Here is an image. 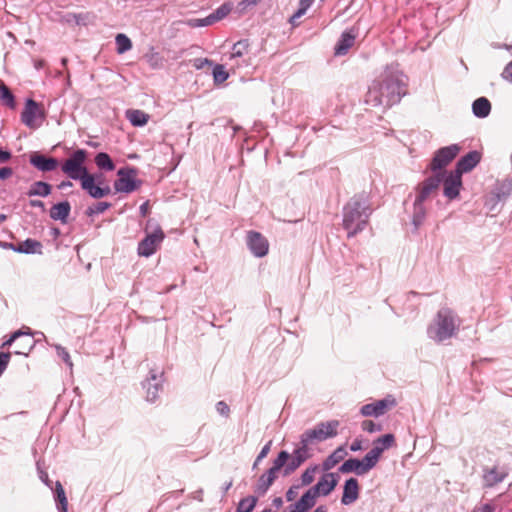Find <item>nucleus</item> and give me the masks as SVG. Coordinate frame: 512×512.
<instances>
[{"label": "nucleus", "mask_w": 512, "mask_h": 512, "mask_svg": "<svg viewBox=\"0 0 512 512\" xmlns=\"http://www.w3.org/2000/svg\"><path fill=\"white\" fill-rule=\"evenodd\" d=\"M228 73L226 72L223 65H216L213 69V77L216 83H223L228 78Z\"/></svg>", "instance_id": "40"}, {"label": "nucleus", "mask_w": 512, "mask_h": 512, "mask_svg": "<svg viewBox=\"0 0 512 512\" xmlns=\"http://www.w3.org/2000/svg\"><path fill=\"white\" fill-rule=\"evenodd\" d=\"M313 1L314 0H300L298 10L290 17L289 20L292 25L298 24V20L306 13Z\"/></svg>", "instance_id": "36"}, {"label": "nucleus", "mask_w": 512, "mask_h": 512, "mask_svg": "<svg viewBox=\"0 0 512 512\" xmlns=\"http://www.w3.org/2000/svg\"><path fill=\"white\" fill-rule=\"evenodd\" d=\"M14 342H16L14 353L17 355H27L34 346V339L30 333L16 331L2 344V348L10 347Z\"/></svg>", "instance_id": "10"}, {"label": "nucleus", "mask_w": 512, "mask_h": 512, "mask_svg": "<svg viewBox=\"0 0 512 512\" xmlns=\"http://www.w3.org/2000/svg\"><path fill=\"white\" fill-rule=\"evenodd\" d=\"M0 98L7 106L14 108V96L10 92L9 88L4 84H2L0 87Z\"/></svg>", "instance_id": "38"}, {"label": "nucleus", "mask_w": 512, "mask_h": 512, "mask_svg": "<svg viewBox=\"0 0 512 512\" xmlns=\"http://www.w3.org/2000/svg\"><path fill=\"white\" fill-rule=\"evenodd\" d=\"M338 483V476L334 473H327L321 477L318 483L307 490L306 492L310 494L313 500L316 502V499L319 495L327 496L331 493Z\"/></svg>", "instance_id": "13"}, {"label": "nucleus", "mask_w": 512, "mask_h": 512, "mask_svg": "<svg viewBox=\"0 0 512 512\" xmlns=\"http://www.w3.org/2000/svg\"><path fill=\"white\" fill-rule=\"evenodd\" d=\"M359 497V484L357 479L350 478L345 482L341 502L344 505H349L355 502Z\"/></svg>", "instance_id": "21"}, {"label": "nucleus", "mask_w": 512, "mask_h": 512, "mask_svg": "<svg viewBox=\"0 0 512 512\" xmlns=\"http://www.w3.org/2000/svg\"><path fill=\"white\" fill-rule=\"evenodd\" d=\"M15 252L25 253V254H36L42 252V244L41 242L34 239H26L25 241L19 243L17 245V249Z\"/></svg>", "instance_id": "24"}, {"label": "nucleus", "mask_w": 512, "mask_h": 512, "mask_svg": "<svg viewBox=\"0 0 512 512\" xmlns=\"http://www.w3.org/2000/svg\"><path fill=\"white\" fill-rule=\"evenodd\" d=\"M157 392H158V386L155 385L153 387V391H151L150 388H148V391H147V398L149 401H154L157 397Z\"/></svg>", "instance_id": "56"}, {"label": "nucleus", "mask_w": 512, "mask_h": 512, "mask_svg": "<svg viewBox=\"0 0 512 512\" xmlns=\"http://www.w3.org/2000/svg\"><path fill=\"white\" fill-rule=\"evenodd\" d=\"M317 470L318 468L316 466L307 468L301 476L302 485L305 486L311 484L314 481Z\"/></svg>", "instance_id": "41"}, {"label": "nucleus", "mask_w": 512, "mask_h": 512, "mask_svg": "<svg viewBox=\"0 0 512 512\" xmlns=\"http://www.w3.org/2000/svg\"><path fill=\"white\" fill-rule=\"evenodd\" d=\"M495 506L492 504H484L481 507H478L474 510V512H494Z\"/></svg>", "instance_id": "53"}, {"label": "nucleus", "mask_w": 512, "mask_h": 512, "mask_svg": "<svg viewBox=\"0 0 512 512\" xmlns=\"http://www.w3.org/2000/svg\"><path fill=\"white\" fill-rule=\"evenodd\" d=\"M347 455V452L344 448L340 447L336 449L323 463V467L325 470L332 469L336 464L344 459Z\"/></svg>", "instance_id": "31"}, {"label": "nucleus", "mask_w": 512, "mask_h": 512, "mask_svg": "<svg viewBox=\"0 0 512 512\" xmlns=\"http://www.w3.org/2000/svg\"><path fill=\"white\" fill-rule=\"evenodd\" d=\"M51 192V186L46 183V182H42V181H37V182H34L29 191H28V196H48Z\"/></svg>", "instance_id": "32"}, {"label": "nucleus", "mask_w": 512, "mask_h": 512, "mask_svg": "<svg viewBox=\"0 0 512 512\" xmlns=\"http://www.w3.org/2000/svg\"><path fill=\"white\" fill-rule=\"evenodd\" d=\"M31 164L43 172L53 171L58 166V161L52 157H46L41 154H33L30 158Z\"/></svg>", "instance_id": "23"}, {"label": "nucleus", "mask_w": 512, "mask_h": 512, "mask_svg": "<svg viewBox=\"0 0 512 512\" xmlns=\"http://www.w3.org/2000/svg\"><path fill=\"white\" fill-rule=\"evenodd\" d=\"M289 454L286 451H281L278 454V457L275 459L273 466L267 471V473L263 474L258 481V490L261 492H266L268 488L272 485V483L277 478L278 471L284 467L287 460L289 459Z\"/></svg>", "instance_id": "9"}, {"label": "nucleus", "mask_w": 512, "mask_h": 512, "mask_svg": "<svg viewBox=\"0 0 512 512\" xmlns=\"http://www.w3.org/2000/svg\"><path fill=\"white\" fill-rule=\"evenodd\" d=\"M394 406L395 400L393 398H385L362 406L360 412L365 417H379L381 415H384L389 409H391Z\"/></svg>", "instance_id": "17"}, {"label": "nucleus", "mask_w": 512, "mask_h": 512, "mask_svg": "<svg viewBox=\"0 0 512 512\" xmlns=\"http://www.w3.org/2000/svg\"><path fill=\"white\" fill-rule=\"evenodd\" d=\"M55 491H56L57 500L59 501V503L61 505L62 511L66 512L68 502H67L64 488L60 482H56Z\"/></svg>", "instance_id": "39"}, {"label": "nucleus", "mask_w": 512, "mask_h": 512, "mask_svg": "<svg viewBox=\"0 0 512 512\" xmlns=\"http://www.w3.org/2000/svg\"><path fill=\"white\" fill-rule=\"evenodd\" d=\"M247 50V44L245 42H238L232 48L231 58H237L244 55Z\"/></svg>", "instance_id": "44"}, {"label": "nucleus", "mask_w": 512, "mask_h": 512, "mask_svg": "<svg viewBox=\"0 0 512 512\" xmlns=\"http://www.w3.org/2000/svg\"><path fill=\"white\" fill-rule=\"evenodd\" d=\"M80 182L82 189L95 199L103 198L109 195L111 192V189L108 185L102 186V182L97 181V177L90 173L84 176Z\"/></svg>", "instance_id": "11"}, {"label": "nucleus", "mask_w": 512, "mask_h": 512, "mask_svg": "<svg viewBox=\"0 0 512 512\" xmlns=\"http://www.w3.org/2000/svg\"><path fill=\"white\" fill-rule=\"evenodd\" d=\"M262 0H241L237 4V10L239 13H245L248 9L256 6Z\"/></svg>", "instance_id": "42"}, {"label": "nucleus", "mask_w": 512, "mask_h": 512, "mask_svg": "<svg viewBox=\"0 0 512 512\" xmlns=\"http://www.w3.org/2000/svg\"><path fill=\"white\" fill-rule=\"evenodd\" d=\"M232 8L233 4L231 2H226L222 4L213 13L209 15L210 19L207 22L214 24L222 20L231 12Z\"/></svg>", "instance_id": "29"}, {"label": "nucleus", "mask_w": 512, "mask_h": 512, "mask_svg": "<svg viewBox=\"0 0 512 512\" xmlns=\"http://www.w3.org/2000/svg\"><path fill=\"white\" fill-rule=\"evenodd\" d=\"M395 445V437L393 434H385L373 441V448L366 454L368 458L376 466L382 453Z\"/></svg>", "instance_id": "14"}, {"label": "nucleus", "mask_w": 512, "mask_h": 512, "mask_svg": "<svg viewBox=\"0 0 512 512\" xmlns=\"http://www.w3.org/2000/svg\"><path fill=\"white\" fill-rule=\"evenodd\" d=\"M406 92V82L403 77L389 75L381 83L369 89L368 97L369 101H374L376 104L391 106L399 102Z\"/></svg>", "instance_id": "2"}, {"label": "nucleus", "mask_w": 512, "mask_h": 512, "mask_svg": "<svg viewBox=\"0 0 512 512\" xmlns=\"http://www.w3.org/2000/svg\"><path fill=\"white\" fill-rule=\"evenodd\" d=\"M119 178L114 183V188L118 192L130 193L137 189L135 175L132 171L120 169L118 171Z\"/></svg>", "instance_id": "19"}, {"label": "nucleus", "mask_w": 512, "mask_h": 512, "mask_svg": "<svg viewBox=\"0 0 512 512\" xmlns=\"http://www.w3.org/2000/svg\"><path fill=\"white\" fill-rule=\"evenodd\" d=\"M448 148H441L431 162V176L418 187V193L414 202V224L417 226L423 217V202L437 193L440 184L443 185V193L448 196Z\"/></svg>", "instance_id": "1"}, {"label": "nucleus", "mask_w": 512, "mask_h": 512, "mask_svg": "<svg viewBox=\"0 0 512 512\" xmlns=\"http://www.w3.org/2000/svg\"><path fill=\"white\" fill-rule=\"evenodd\" d=\"M314 512H328V509H327V507H326V506L321 505V506H318V507L314 510Z\"/></svg>", "instance_id": "62"}, {"label": "nucleus", "mask_w": 512, "mask_h": 512, "mask_svg": "<svg viewBox=\"0 0 512 512\" xmlns=\"http://www.w3.org/2000/svg\"><path fill=\"white\" fill-rule=\"evenodd\" d=\"M11 159V153L9 151H5L0 147V164L6 163Z\"/></svg>", "instance_id": "54"}, {"label": "nucleus", "mask_w": 512, "mask_h": 512, "mask_svg": "<svg viewBox=\"0 0 512 512\" xmlns=\"http://www.w3.org/2000/svg\"><path fill=\"white\" fill-rule=\"evenodd\" d=\"M460 148L457 145H450V160H452L459 152Z\"/></svg>", "instance_id": "59"}, {"label": "nucleus", "mask_w": 512, "mask_h": 512, "mask_svg": "<svg viewBox=\"0 0 512 512\" xmlns=\"http://www.w3.org/2000/svg\"><path fill=\"white\" fill-rule=\"evenodd\" d=\"M87 153L79 149L75 151L62 165V171L71 179L82 180L89 172L85 167Z\"/></svg>", "instance_id": "6"}, {"label": "nucleus", "mask_w": 512, "mask_h": 512, "mask_svg": "<svg viewBox=\"0 0 512 512\" xmlns=\"http://www.w3.org/2000/svg\"><path fill=\"white\" fill-rule=\"evenodd\" d=\"M511 193L510 183H500L485 197V206L492 213H498L501 210L502 203Z\"/></svg>", "instance_id": "7"}, {"label": "nucleus", "mask_w": 512, "mask_h": 512, "mask_svg": "<svg viewBox=\"0 0 512 512\" xmlns=\"http://www.w3.org/2000/svg\"><path fill=\"white\" fill-rule=\"evenodd\" d=\"M501 76L504 80L512 83V61L505 66Z\"/></svg>", "instance_id": "49"}, {"label": "nucleus", "mask_w": 512, "mask_h": 512, "mask_svg": "<svg viewBox=\"0 0 512 512\" xmlns=\"http://www.w3.org/2000/svg\"><path fill=\"white\" fill-rule=\"evenodd\" d=\"M350 449H351L352 451H358V450H361V449H362V442H361V440H359V439H355V440L352 442V444H351V446H350Z\"/></svg>", "instance_id": "57"}, {"label": "nucleus", "mask_w": 512, "mask_h": 512, "mask_svg": "<svg viewBox=\"0 0 512 512\" xmlns=\"http://www.w3.org/2000/svg\"><path fill=\"white\" fill-rule=\"evenodd\" d=\"M430 338L435 341H443L448 337V311L442 310L438 313L437 319L428 329Z\"/></svg>", "instance_id": "15"}, {"label": "nucleus", "mask_w": 512, "mask_h": 512, "mask_svg": "<svg viewBox=\"0 0 512 512\" xmlns=\"http://www.w3.org/2000/svg\"><path fill=\"white\" fill-rule=\"evenodd\" d=\"M354 42L355 35L351 32H344L335 47V54L345 55L347 51L354 45Z\"/></svg>", "instance_id": "26"}, {"label": "nucleus", "mask_w": 512, "mask_h": 512, "mask_svg": "<svg viewBox=\"0 0 512 512\" xmlns=\"http://www.w3.org/2000/svg\"><path fill=\"white\" fill-rule=\"evenodd\" d=\"M30 205L32 207H40V208H44V203L40 200H31L30 201Z\"/></svg>", "instance_id": "60"}, {"label": "nucleus", "mask_w": 512, "mask_h": 512, "mask_svg": "<svg viewBox=\"0 0 512 512\" xmlns=\"http://www.w3.org/2000/svg\"><path fill=\"white\" fill-rule=\"evenodd\" d=\"M115 42L117 45L116 50L118 54H123L132 48V42L125 34H117L115 37Z\"/></svg>", "instance_id": "34"}, {"label": "nucleus", "mask_w": 512, "mask_h": 512, "mask_svg": "<svg viewBox=\"0 0 512 512\" xmlns=\"http://www.w3.org/2000/svg\"><path fill=\"white\" fill-rule=\"evenodd\" d=\"M144 59L152 69H160L164 66V58L160 53L151 49L144 55Z\"/></svg>", "instance_id": "33"}, {"label": "nucleus", "mask_w": 512, "mask_h": 512, "mask_svg": "<svg viewBox=\"0 0 512 512\" xmlns=\"http://www.w3.org/2000/svg\"><path fill=\"white\" fill-rule=\"evenodd\" d=\"M45 118L44 108L32 99H28L21 114L22 122L29 128L35 129L41 125Z\"/></svg>", "instance_id": "8"}, {"label": "nucleus", "mask_w": 512, "mask_h": 512, "mask_svg": "<svg viewBox=\"0 0 512 512\" xmlns=\"http://www.w3.org/2000/svg\"><path fill=\"white\" fill-rule=\"evenodd\" d=\"M361 427L364 431H367L369 433H373V432H376V431H381L382 430V427L381 425H378V424H375L373 421L371 420H365L362 422L361 424Z\"/></svg>", "instance_id": "47"}, {"label": "nucleus", "mask_w": 512, "mask_h": 512, "mask_svg": "<svg viewBox=\"0 0 512 512\" xmlns=\"http://www.w3.org/2000/svg\"><path fill=\"white\" fill-rule=\"evenodd\" d=\"M270 446H271V441L268 442L263 448L262 450L260 451L258 457H257V462L260 461L261 459L265 458L267 456V454L269 453L270 451Z\"/></svg>", "instance_id": "55"}, {"label": "nucleus", "mask_w": 512, "mask_h": 512, "mask_svg": "<svg viewBox=\"0 0 512 512\" xmlns=\"http://www.w3.org/2000/svg\"><path fill=\"white\" fill-rule=\"evenodd\" d=\"M110 206H111L110 203L98 202L93 207H89L87 210V213L89 215L100 214V213H103L104 211H106Z\"/></svg>", "instance_id": "43"}, {"label": "nucleus", "mask_w": 512, "mask_h": 512, "mask_svg": "<svg viewBox=\"0 0 512 512\" xmlns=\"http://www.w3.org/2000/svg\"><path fill=\"white\" fill-rule=\"evenodd\" d=\"M367 208L358 200L350 201L344 208V228L349 236L355 235L361 231L368 220Z\"/></svg>", "instance_id": "4"}, {"label": "nucleus", "mask_w": 512, "mask_h": 512, "mask_svg": "<svg viewBox=\"0 0 512 512\" xmlns=\"http://www.w3.org/2000/svg\"><path fill=\"white\" fill-rule=\"evenodd\" d=\"M95 163L99 168L108 171H112L115 168V165L113 164L110 156L107 153H98L95 157Z\"/></svg>", "instance_id": "35"}, {"label": "nucleus", "mask_w": 512, "mask_h": 512, "mask_svg": "<svg viewBox=\"0 0 512 512\" xmlns=\"http://www.w3.org/2000/svg\"><path fill=\"white\" fill-rule=\"evenodd\" d=\"M256 502L257 499L253 496L243 498L238 504L237 512H252Z\"/></svg>", "instance_id": "37"}, {"label": "nucleus", "mask_w": 512, "mask_h": 512, "mask_svg": "<svg viewBox=\"0 0 512 512\" xmlns=\"http://www.w3.org/2000/svg\"><path fill=\"white\" fill-rule=\"evenodd\" d=\"M339 425L338 420L321 422L313 429H308L301 435V444L308 446L314 441L321 442L328 438L335 437L338 433Z\"/></svg>", "instance_id": "5"}, {"label": "nucleus", "mask_w": 512, "mask_h": 512, "mask_svg": "<svg viewBox=\"0 0 512 512\" xmlns=\"http://www.w3.org/2000/svg\"><path fill=\"white\" fill-rule=\"evenodd\" d=\"M247 242L250 250L256 257H263L268 253V241L260 233L255 231L249 232Z\"/></svg>", "instance_id": "18"}, {"label": "nucleus", "mask_w": 512, "mask_h": 512, "mask_svg": "<svg viewBox=\"0 0 512 512\" xmlns=\"http://www.w3.org/2000/svg\"><path fill=\"white\" fill-rule=\"evenodd\" d=\"M210 19L209 15L203 19H189L186 24L191 28H198L204 26H210L212 23H208L207 21Z\"/></svg>", "instance_id": "45"}, {"label": "nucleus", "mask_w": 512, "mask_h": 512, "mask_svg": "<svg viewBox=\"0 0 512 512\" xmlns=\"http://www.w3.org/2000/svg\"><path fill=\"white\" fill-rule=\"evenodd\" d=\"M12 174H13V171L11 168H9V167L0 168V179H2V180L7 179V178L11 177Z\"/></svg>", "instance_id": "52"}, {"label": "nucleus", "mask_w": 512, "mask_h": 512, "mask_svg": "<svg viewBox=\"0 0 512 512\" xmlns=\"http://www.w3.org/2000/svg\"><path fill=\"white\" fill-rule=\"evenodd\" d=\"M316 502L313 500L312 496L305 492L301 498L291 506L290 512H308Z\"/></svg>", "instance_id": "28"}, {"label": "nucleus", "mask_w": 512, "mask_h": 512, "mask_svg": "<svg viewBox=\"0 0 512 512\" xmlns=\"http://www.w3.org/2000/svg\"><path fill=\"white\" fill-rule=\"evenodd\" d=\"M164 239V233L161 228L155 229L148 234L138 245V254L140 256L149 257L155 253L158 246Z\"/></svg>", "instance_id": "12"}, {"label": "nucleus", "mask_w": 512, "mask_h": 512, "mask_svg": "<svg viewBox=\"0 0 512 512\" xmlns=\"http://www.w3.org/2000/svg\"><path fill=\"white\" fill-rule=\"evenodd\" d=\"M6 220V215L0 214V224Z\"/></svg>", "instance_id": "63"}, {"label": "nucleus", "mask_w": 512, "mask_h": 512, "mask_svg": "<svg viewBox=\"0 0 512 512\" xmlns=\"http://www.w3.org/2000/svg\"><path fill=\"white\" fill-rule=\"evenodd\" d=\"M307 447L301 444V447L294 451L291 460L284 468V475L291 474L308 458Z\"/></svg>", "instance_id": "22"}, {"label": "nucleus", "mask_w": 512, "mask_h": 512, "mask_svg": "<svg viewBox=\"0 0 512 512\" xmlns=\"http://www.w3.org/2000/svg\"><path fill=\"white\" fill-rule=\"evenodd\" d=\"M217 411L224 416H228L230 410L228 405L221 401L217 404Z\"/></svg>", "instance_id": "51"}, {"label": "nucleus", "mask_w": 512, "mask_h": 512, "mask_svg": "<svg viewBox=\"0 0 512 512\" xmlns=\"http://www.w3.org/2000/svg\"><path fill=\"white\" fill-rule=\"evenodd\" d=\"M473 113L479 118L487 117L491 111V103L485 97H480L473 102Z\"/></svg>", "instance_id": "27"}, {"label": "nucleus", "mask_w": 512, "mask_h": 512, "mask_svg": "<svg viewBox=\"0 0 512 512\" xmlns=\"http://www.w3.org/2000/svg\"><path fill=\"white\" fill-rule=\"evenodd\" d=\"M480 160L481 153L471 151L457 162L455 170L450 172V200L459 196L462 187V175L472 171Z\"/></svg>", "instance_id": "3"}, {"label": "nucleus", "mask_w": 512, "mask_h": 512, "mask_svg": "<svg viewBox=\"0 0 512 512\" xmlns=\"http://www.w3.org/2000/svg\"><path fill=\"white\" fill-rule=\"evenodd\" d=\"M9 361H10V353L9 352H1L0 353V375L6 369Z\"/></svg>", "instance_id": "48"}, {"label": "nucleus", "mask_w": 512, "mask_h": 512, "mask_svg": "<svg viewBox=\"0 0 512 512\" xmlns=\"http://www.w3.org/2000/svg\"><path fill=\"white\" fill-rule=\"evenodd\" d=\"M449 335H450V337L453 335V328H451V327H450Z\"/></svg>", "instance_id": "64"}, {"label": "nucleus", "mask_w": 512, "mask_h": 512, "mask_svg": "<svg viewBox=\"0 0 512 512\" xmlns=\"http://www.w3.org/2000/svg\"><path fill=\"white\" fill-rule=\"evenodd\" d=\"M508 475V471L505 468L493 466L491 468L484 469L483 483L485 487H493L498 483L502 482Z\"/></svg>", "instance_id": "20"}, {"label": "nucleus", "mask_w": 512, "mask_h": 512, "mask_svg": "<svg viewBox=\"0 0 512 512\" xmlns=\"http://www.w3.org/2000/svg\"><path fill=\"white\" fill-rule=\"evenodd\" d=\"M375 465L368 458L367 455L362 460L351 458L346 460L340 467V471L343 473L354 472L357 475H364L368 473Z\"/></svg>", "instance_id": "16"}, {"label": "nucleus", "mask_w": 512, "mask_h": 512, "mask_svg": "<svg viewBox=\"0 0 512 512\" xmlns=\"http://www.w3.org/2000/svg\"><path fill=\"white\" fill-rule=\"evenodd\" d=\"M55 348H56V351H57L58 356H59V357H60V358H61V359H62V360L67 364V365H69V367H72V366H73V363H72V361H71V358H70V355H69L68 351H67L64 347H62V346H60V345H56V346H55Z\"/></svg>", "instance_id": "46"}, {"label": "nucleus", "mask_w": 512, "mask_h": 512, "mask_svg": "<svg viewBox=\"0 0 512 512\" xmlns=\"http://www.w3.org/2000/svg\"><path fill=\"white\" fill-rule=\"evenodd\" d=\"M70 213V204L65 201L55 204L50 210V217L54 220H60L63 223L66 222Z\"/></svg>", "instance_id": "25"}, {"label": "nucleus", "mask_w": 512, "mask_h": 512, "mask_svg": "<svg viewBox=\"0 0 512 512\" xmlns=\"http://www.w3.org/2000/svg\"><path fill=\"white\" fill-rule=\"evenodd\" d=\"M149 211H150L149 202H145L140 206V213L142 216L148 215Z\"/></svg>", "instance_id": "58"}, {"label": "nucleus", "mask_w": 512, "mask_h": 512, "mask_svg": "<svg viewBox=\"0 0 512 512\" xmlns=\"http://www.w3.org/2000/svg\"><path fill=\"white\" fill-rule=\"evenodd\" d=\"M299 488V485H295L288 489V491L286 492L287 501H293L297 497Z\"/></svg>", "instance_id": "50"}, {"label": "nucleus", "mask_w": 512, "mask_h": 512, "mask_svg": "<svg viewBox=\"0 0 512 512\" xmlns=\"http://www.w3.org/2000/svg\"><path fill=\"white\" fill-rule=\"evenodd\" d=\"M2 247L4 248H7V249H11L15 252V249H17V245L13 244V243H0Z\"/></svg>", "instance_id": "61"}, {"label": "nucleus", "mask_w": 512, "mask_h": 512, "mask_svg": "<svg viewBox=\"0 0 512 512\" xmlns=\"http://www.w3.org/2000/svg\"><path fill=\"white\" fill-rule=\"evenodd\" d=\"M128 120L131 122L133 126H143L148 120L149 116L145 112L141 110H128L126 113Z\"/></svg>", "instance_id": "30"}]
</instances>
